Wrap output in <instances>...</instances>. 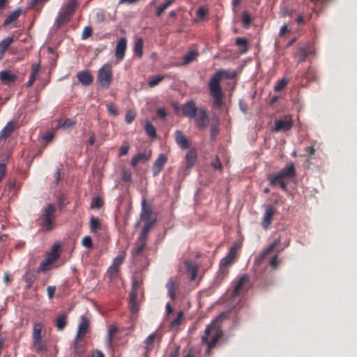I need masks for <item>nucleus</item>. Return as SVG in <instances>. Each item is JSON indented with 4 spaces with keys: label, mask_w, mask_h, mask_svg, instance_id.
Wrapping results in <instances>:
<instances>
[{
    "label": "nucleus",
    "mask_w": 357,
    "mask_h": 357,
    "mask_svg": "<svg viewBox=\"0 0 357 357\" xmlns=\"http://www.w3.org/2000/svg\"><path fill=\"white\" fill-rule=\"evenodd\" d=\"M236 70L230 69H219L211 77L208 82V89L213 99V105L216 108H221L224 94L220 86L222 78L233 79L236 77Z\"/></svg>",
    "instance_id": "nucleus-1"
},
{
    "label": "nucleus",
    "mask_w": 357,
    "mask_h": 357,
    "mask_svg": "<svg viewBox=\"0 0 357 357\" xmlns=\"http://www.w3.org/2000/svg\"><path fill=\"white\" fill-rule=\"evenodd\" d=\"M127 49V39L121 38L116 43L115 47V56L118 62L124 59L125 53Z\"/></svg>",
    "instance_id": "nucleus-17"
},
{
    "label": "nucleus",
    "mask_w": 357,
    "mask_h": 357,
    "mask_svg": "<svg viewBox=\"0 0 357 357\" xmlns=\"http://www.w3.org/2000/svg\"><path fill=\"white\" fill-rule=\"evenodd\" d=\"M22 9L17 8L12 12L4 20L3 26L7 28L10 24L14 23L22 14Z\"/></svg>",
    "instance_id": "nucleus-25"
},
{
    "label": "nucleus",
    "mask_w": 357,
    "mask_h": 357,
    "mask_svg": "<svg viewBox=\"0 0 357 357\" xmlns=\"http://www.w3.org/2000/svg\"><path fill=\"white\" fill-rule=\"evenodd\" d=\"M8 187L10 191H17L20 188V185L16 181H10L8 183Z\"/></svg>",
    "instance_id": "nucleus-60"
},
{
    "label": "nucleus",
    "mask_w": 357,
    "mask_h": 357,
    "mask_svg": "<svg viewBox=\"0 0 357 357\" xmlns=\"http://www.w3.org/2000/svg\"><path fill=\"white\" fill-rule=\"evenodd\" d=\"M149 157L146 153H139L132 158L131 165L135 167L141 161H147Z\"/></svg>",
    "instance_id": "nucleus-34"
},
{
    "label": "nucleus",
    "mask_w": 357,
    "mask_h": 357,
    "mask_svg": "<svg viewBox=\"0 0 357 357\" xmlns=\"http://www.w3.org/2000/svg\"><path fill=\"white\" fill-rule=\"evenodd\" d=\"M103 205V201L102 199L99 197H96L93 199L91 203V208H100Z\"/></svg>",
    "instance_id": "nucleus-50"
},
{
    "label": "nucleus",
    "mask_w": 357,
    "mask_h": 357,
    "mask_svg": "<svg viewBox=\"0 0 357 357\" xmlns=\"http://www.w3.org/2000/svg\"><path fill=\"white\" fill-rule=\"evenodd\" d=\"M18 128L17 122L15 121H10L2 128L0 132V141H6L13 132Z\"/></svg>",
    "instance_id": "nucleus-16"
},
{
    "label": "nucleus",
    "mask_w": 357,
    "mask_h": 357,
    "mask_svg": "<svg viewBox=\"0 0 357 357\" xmlns=\"http://www.w3.org/2000/svg\"><path fill=\"white\" fill-rule=\"evenodd\" d=\"M112 75L111 64L105 63L98 71L97 81L101 87L107 89L111 84Z\"/></svg>",
    "instance_id": "nucleus-5"
},
{
    "label": "nucleus",
    "mask_w": 357,
    "mask_h": 357,
    "mask_svg": "<svg viewBox=\"0 0 357 357\" xmlns=\"http://www.w3.org/2000/svg\"><path fill=\"white\" fill-rule=\"evenodd\" d=\"M153 210L151 206L147 204L146 199H143L142 202V213L140 215L141 220L144 222H155V218H152Z\"/></svg>",
    "instance_id": "nucleus-15"
},
{
    "label": "nucleus",
    "mask_w": 357,
    "mask_h": 357,
    "mask_svg": "<svg viewBox=\"0 0 357 357\" xmlns=\"http://www.w3.org/2000/svg\"><path fill=\"white\" fill-rule=\"evenodd\" d=\"M92 32H93V29L91 26H87L84 27V31L82 34V38L83 40L87 39L88 38H89L91 36Z\"/></svg>",
    "instance_id": "nucleus-57"
},
{
    "label": "nucleus",
    "mask_w": 357,
    "mask_h": 357,
    "mask_svg": "<svg viewBox=\"0 0 357 357\" xmlns=\"http://www.w3.org/2000/svg\"><path fill=\"white\" fill-rule=\"evenodd\" d=\"M142 280L141 278H137V276L134 277L132 279V290L130 294V304L131 310L132 312L137 311V306L136 304L137 296V289L140 287L142 284Z\"/></svg>",
    "instance_id": "nucleus-10"
},
{
    "label": "nucleus",
    "mask_w": 357,
    "mask_h": 357,
    "mask_svg": "<svg viewBox=\"0 0 357 357\" xmlns=\"http://www.w3.org/2000/svg\"><path fill=\"white\" fill-rule=\"evenodd\" d=\"M287 84V81L285 79H282L278 80L275 86H274V91L276 92L280 91L283 90Z\"/></svg>",
    "instance_id": "nucleus-48"
},
{
    "label": "nucleus",
    "mask_w": 357,
    "mask_h": 357,
    "mask_svg": "<svg viewBox=\"0 0 357 357\" xmlns=\"http://www.w3.org/2000/svg\"><path fill=\"white\" fill-rule=\"evenodd\" d=\"M143 45L144 41L142 38H139L135 40L133 51L135 55L139 59H141L143 55Z\"/></svg>",
    "instance_id": "nucleus-31"
},
{
    "label": "nucleus",
    "mask_w": 357,
    "mask_h": 357,
    "mask_svg": "<svg viewBox=\"0 0 357 357\" xmlns=\"http://www.w3.org/2000/svg\"><path fill=\"white\" fill-rule=\"evenodd\" d=\"M223 335L222 331L218 326L216 321H213L208 324L202 336V343L206 344V354L210 355L211 349L215 346Z\"/></svg>",
    "instance_id": "nucleus-2"
},
{
    "label": "nucleus",
    "mask_w": 357,
    "mask_h": 357,
    "mask_svg": "<svg viewBox=\"0 0 357 357\" xmlns=\"http://www.w3.org/2000/svg\"><path fill=\"white\" fill-rule=\"evenodd\" d=\"M40 71V65L39 64H33L31 66V73L29 76V79L26 83V86L30 87L33 85V82L36 79L37 76L38 75Z\"/></svg>",
    "instance_id": "nucleus-30"
},
{
    "label": "nucleus",
    "mask_w": 357,
    "mask_h": 357,
    "mask_svg": "<svg viewBox=\"0 0 357 357\" xmlns=\"http://www.w3.org/2000/svg\"><path fill=\"white\" fill-rule=\"evenodd\" d=\"M251 16L245 11L242 14V22L245 28H248L251 23Z\"/></svg>",
    "instance_id": "nucleus-52"
},
{
    "label": "nucleus",
    "mask_w": 357,
    "mask_h": 357,
    "mask_svg": "<svg viewBox=\"0 0 357 357\" xmlns=\"http://www.w3.org/2000/svg\"><path fill=\"white\" fill-rule=\"evenodd\" d=\"M146 245V241L139 238L132 251V256L136 257L142 255Z\"/></svg>",
    "instance_id": "nucleus-32"
},
{
    "label": "nucleus",
    "mask_w": 357,
    "mask_h": 357,
    "mask_svg": "<svg viewBox=\"0 0 357 357\" xmlns=\"http://www.w3.org/2000/svg\"><path fill=\"white\" fill-rule=\"evenodd\" d=\"M107 110L109 114L114 116H116L119 114L116 107L112 103L107 105Z\"/></svg>",
    "instance_id": "nucleus-59"
},
{
    "label": "nucleus",
    "mask_w": 357,
    "mask_h": 357,
    "mask_svg": "<svg viewBox=\"0 0 357 357\" xmlns=\"http://www.w3.org/2000/svg\"><path fill=\"white\" fill-rule=\"evenodd\" d=\"M13 42V36H8L0 42V60L3 58L5 52Z\"/></svg>",
    "instance_id": "nucleus-27"
},
{
    "label": "nucleus",
    "mask_w": 357,
    "mask_h": 357,
    "mask_svg": "<svg viewBox=\"0 0 357 357\" xmlns=\"http://www.w3.org/2000/svg\"><path fill=\"white\" fill-rule=\"evenodd\" d=\"M77 77L79 82L84 86H88L91 84L93 80V76L91 75L90 72L87 70H82L79 72L77 74Z\"/></svg>",
    "instance_id": "nucleus-23"
},
{
    "label": "nucleus",
    "mask_w": 357,
    "mask_h": 357,
    "mask_svg": "<svg viewBox=\"0 0 357 357\" xmlns=\"http://www.w3.org/2000/svg\"><path fill=\"white\" fill-rule=\"evenodd\" d=\"M240 249V245L234 244L229 250V253L220 261V271L222 275L225 276L228 273V267L231 266L235 261L238 250Z\"/></svg>",
    "instance_id": "nucleus-6"
},
{
    "label": "nucleus",
    "mask_w": 357,
    "mask_h": 357,
    "mask_svg": "<svg viewBox=\"0 0 357 357\" xmlns=\"http://www.w3.org/2000/svg\"><path fill=\"white\" fill-rule=\"evenodd\" d=\"M293 126V121L291 116H284L282 119L275 121L274 130L275 132L289 130Z\"/></svg>",
    "instance_id": "nucleus-12"
},
{
    "label": "nucleus",
    "mask_w": 357,
    "mask_h": 357,
    "mask_svg": "<svg viewBox=\"0 0 357 357\" xmlns=\"http://www.w3.org/2000/svg\"><path fill=\"white\" fill-rule=\"evenodd\" d=\"M199 55L198 51L192 50L188 52L183 57L182 65L187 66L196 60Z\"/></svg>",
    "instance_id": "nucleus-26"
},
{
    "label": "nucleus",
    "mask_w": 357,
    "mask_h": 357,
    "mask_svg": "<svg viewBox=\"0 0 357 357\" xmlns=\"http://www.w3.org/2000/svg\"><path fill=\"white\" fill-rule=\"evenodd\" d=\"M285 179H280V180H274V176H270L269 183L272 186H275L276 185H279L280 188L284 191L287 190V184L284 182Z\"/></svg>",
    "instance_id": "nucleus-42"
},
{
    "label": "nucleus",
    "mask_w": 357,
    "mask_h": 357,
    "mask_svg": "<svg viewBox=\"0 0 357 357\" xmlns=\"http://www.w3.org/2000/svg\"><path fill=\"white\" fill-rule=\"evenodd\" d=\"M185 264L187 269V273L190 275V280H195L197 278L198 271L197 265L196 264L191 263L190 261H185Z\"/></svg>",
    "instance_id": "nucleus-28"
},
{
    "label": "nucleus",
    "mask_w": 357,
    "mask_h": 357,
    "mask_svg": "<svg viewBox=\"0 0 357 357\" xmlns=\"http://www.w3.org/2000/svg\"><path fill=\"white\" fill-rule=\"evenodd\" d=\"M124 257L123 255H118L113 261L112 266L119 268L120 265L123 262Z\"/></svg>",
    "instance_id": "nucleus-61"
},
{
    "label": "nucleus",
    "mask_w": 357,
    "mask_h": 357,
    "mask_svg": "<svg viewBox=\"0 0 357 357\" xmlns=\"http://www.w3.org/2000/svg\"><path fill=\"white\" fill-rule=\"evenodd\" d=\"M119 271V268L115 267L112 265L111 266H109V268L107 270V275L109 278V279L112 280L117 278Z\"/></svg>",
    "instance_id": "nucleus-47"
},
{
    "label": "nucleus",
    "mask_w": 357,
    "mask_h": 357,
    "mask_svg": "<svg viewBox=\"0 0 357 357\" xmlns=\"http://www.w3.org/2000/svg\"><path fill=\"white\" fill-rule=\"evenodd\" d=\"M56 211V206L52 204H47L43 209V213L40 218L43 231H50L55 227Z\"/></svg>",
    "instance_id": "nucleus-4"
},
{
    "label": "nucleus",
    "mask_w": 357,
    "mask_h": 357,
    "mask_svg": "<svg viewBox=\"0 0 357 357\" xmlns=\"http://www.w3.org/2000/svg\"><path fill=\"white\" fill-rule=\"evenodd\" d=\"M175 2V0H167L166 2L162 3L161 5L158 6L155 9V16L156 17H160L163 15L165 11L171 6Z\"/></svg>",
    "instance_id": "nucleus-33"
},
{
    "label": "nucleus",
    "mask_w": 357,
    "mask_h": 357,
    "mask_svg": "<svg viewBox=\"0 0 357 357\" xmlns=\"http://www.w3.org/2000/svg\"><path fill=\"white\" fill-rule=\"evenodd\" d=\"M183 319V311H179L177 313L176 317L171 321L170 326L172 328H174L176 326H179L181 324Z\"/></svg>",
    "instance_id": "nucleus-45"
},
{
    "label": "nucleus",
    "mask_w": 357,
    "mask_h": 357,
    "mask_svg": "<svg viewBox=\"0 0 357 357\" xmlns=\"http://www.w3.org/2000/svg\"><path fill=\"white\" fill-rule=\"evenodd\" d=\"M77 7L78 3L76 0H70L62 6L55 21L56 29H59L70 20Z\"/></svg>",
    "instance_id": "nucleus-3"
},
{
    "label": "nucleus",
    "mask_w": 357,
    "mask_h": 357,
    "mask_svg": "<svg viewBox=\"0 0 357 357\" xmlns=\"http://www.w3.org/2000/svg\"><path fill=\"white\" fill-rule=\"evenodd\" d=\"M167 161V157L164 154H160L158 158L155 160L153 165V176H157L160 172L163 169L166 162Z\"/></svg>",
    "instance_id": "nucleus-19"
},
{
    "label": "nucleus",
    "mask_w": 357,
    "mask_h": 357,
    "mask_svg": "<svg viewBox=\"0 0 357 357\" xmlns=\"http://www.w3.org/2000/svg\"><path fill=\"white\" fill-rule=\"evenodd\" d=\"M76 124V121L72 119H66L63 121V122L61 124V127L64 129H69L75 126Z\"/></svg>",
    "instance_id": "nucleus-49"
},
{
    "label": "nucleus",
    "mask_w": 357,
    "mask_h": 357,
    "mask_svg": "<svg viewBox=\"0 0 357 357\" xmlns=\"http://www.w3.org/2000/svg\"><path fill=\"white\" fill-rule=\"evenodd\" d=\"M162 338V333L158 330L151 333L144 341L146 354H149L153 349L154 344L155 342L160 344Z\"/></svg>",
    "instance_id": "nucleus-8"
},
{
    "label": "nucleus",
    "mask_w": 357,
    "mask_h": 357,
    "mask_svg": "<svg viewBox=\"0 0 357 357\" xmlns=\"http://www.w3.org/2000/svg\"><path fill=\"white\" fill-rule=\"evenodd\" d=\"M119 331V328L114 326L111 325L108 330L107 337V343L109 347L112 346L113 336L115 333Z\"/></svg>",
    "instance_id": "nucleus-38"
},
{
    "label": "nucleus",
    "mask_w": 357,
    "mask_h": 357,
    "mask_svg": "<svg viewBox=\"0 0 357 357\" xmlns=\"http://www.w3.org/2000/svg\"><path fill=\"white\" fill-rule=\"evenodd\" d=\"M309 54V51L306 48H301L299 50V59L298 62L304 61Z\"/></svg>",
    "instance_id": "nucleus-54"
},
{
    "label": "nucleus",
    "mask_w": 357,
    "mask_h": 357,
    "mask_svg": "<svg viewBox=\"0 0 357 357\" xmlns=\"http://www.w3.org/2000/svg\"><path fill=\"white\" fill-rule=\"evenodd\" d=\"M59 257V255L56 252L50 253L46 257V260L50 264H52Z\"/></svg>",
    "instance_id": "nucleus-63"
},
{
    "label": "nucleus",
    "mask_w": 357,
    "mask_h": 357,
    "mask_svg": "<svg viewBox=\"0 0 357 357\" xmlns=\"http://www.w3.org/2000/svg\"><path fill=\"white\" fill-rule=\"evenodd\" d=\"M219 123H220L218 119L215 121H213L211 123V139L212 141H215L217 135L219 134V132H220Z\"/></svg>",
    "instance_id": "nucleus-37"
},
{
    "label": "nucleus",
    "mask_w": 357,
    "mask_h": 357,
    "mask_svg": "<svg viewBox=\"0 0 357 357\" xmlns=\"http://www.w3.org/2000/svg\"><path fill=\"white\" fill-rule=\"evenodd\" d=\"M0 79L5 84H10L16 81L17 76L10 71L3 70L0 73Z\"/></svg>",
    "instance_id": "nucleus-24"
},
{
    "label": "nucleus",
    "mask_w": 357,
    "mask_h": 357,
    "mask_svg": "<svg viewBox=\"0 0 357 357\" xmlns=\"http://www.w3.org/2000/svg\"><path fill=\"white\" fill-rule=\"evenodd\" d=\"M280 261H278V255L273 256L269 260V265L273 269H276L279 266Z\"/></svg>",
    "instance_id": "nucleus-55"
},
{
    "label": "nucleus",
    "mask_w": 357,
    "mask_h": 357,
    "mask_svg": "<svg viewBox=\"0 0 357 357\" xmlns=\"http://www.w3.org/2000/svg\"><path fill=\"white\" fill-rule=\"evenodd\" d=\"M186 165L185 169H191L196 163L197 159V152L196 149L193 148L187 151L185 157Z\"/></svg>",
    "instance_id": "nucleus-21"
},
{
    "label": "nucleus",
    "mask_w": 357,
    "mask_h": 357,
    "mask_svg": "<svg viewBox=\"0 0 357 357\" xmlns=\"http://www.w3.org/2000/svg\"><path fill=\"white\" fill-rule=\"evenodd\" d=\"M197 111L198 109L192 100L188 101L182 106L183 115L190 119L195 118Z\"/></svg>",
    "instance_id": "nucleus-18"
},
{
    "label": "nucleus",
    "mask_w": 357,
    "mask_h": 357,
    "mask_svg": "<svg viewBox=\"0 0 357 357\" xmlns=\"http://www.w3.org/2000/svg\"><path fill=\"white\" fill-rule=\"evenodd\" d=\"M144 226L139 236V238L146 241L147 236L155 222H144Z\"/></svg>",
    "instance_id": "nucleus-35"
},
{
    "label": "nucleus",
    "mask_w": 357,
    "mask_h": 357,
    "mask_svg": "<svg viewBox=\"0 0 357 357\" xmlns=\"http://www.w3.org/2000/svg\"><path fill=\"white\" fill-rule=\"evenodd\" d=\"M250 282V278L248 275H242L237 280L234 289L232 293V297L238 296L242 291L248 289Z\"/></svg>",
    "instance_id": "nucleus-13"
},
{
    "label": "nucleus",
    "mask_w": 357,
    "mask_h": 357,
    "mask_svg": "<svg viewBox=\"0 0 357 357\" xmlns=\"http://www.w3.org/2000/svg\"><path fill=\"white\" fill-rule=\"evenodd\" d=\"M67 324V315L63 314L59 316L56 320L55 326L58 331H63Z\"/></svg>",
    "instance_id": "nucleus-36"
},
{
    "label": "nucleus",
    "mask_w": 357,
    "mask_h": 357,
    "mask_svg": "<svg viewBox=\"0 0 357 357\" xmlns=\"http://www.w3.org/2000/svg\"><path fill=\"white\" fill-rule=\"evenodd\" d=\"M169 297L174 300L176 297V284L173 278H169L166 284Z\"/></svg>",
    "instance_id": "nucleus-29"
},
{
    "label": "nucleus",
    "mask_w": 357,
    "mask_h": 357,
    "mask_svg": "<svg viewBox=\"0 0 357 357\" xmlns=\"http://www.w3.org/2000/svg\"><path fill=\"white\" fill-rule=\"evenodd\" d=\"M33 345L36 349L37 351H43L45 349V347L42 341V339H39L38 341L33 340Z\"/></svg>",
    "instance_id": "nucleus-58"
},
{
    "label": "nucleus",
    "mask_w": 357,
    "mask_h": 357,
    "mask_svg": "<svg viewBox=\"0 0 357 357\" xmlns=\"http://www.w3.org/2000/svg\"><path fill=\"white\" fill-rule=\"evenodd\" d=\"M137 116L136 112L134 110H128L126 112L125 120L128 124H130L135 120Z\"/></svg>",
    "instance_id": "nucleus-51"
},
{
    "label": "nucleus",
    "mask_w": 357,
    "mask_h": 357,
    "mask_svg": "<svg viewBox=\"0 0 357 357\" xmlns=\"http://www.w3.org/2000/svg\"><path fill=\"white\" fill-rule=\"evenodd\" d=\"M280 238L275 239L266 249L263 250L257 257H255L254 264L255 266H259L264 261V260L271 254L275 250L278 252H281L283 248H280Z\"/></svg>",
    "instance_id": "nucleus-7"
},
{
    "label": "nucleus",
    "mask_w": 357,
    "mask_h": 357,
    "mask_svg": "<svg viewBox=\"0 0 357 357\" xmlns=\"http://www.w3.org/2000/svg\"><path fill=\"white\" fill-rule=\"evenodd\" d=\"M296 172L293 163H289L279 172L274 174V180L291 179L296 176Z\"/></svg>",
    "instance_id": "nucleus-9"
},
{
    "label": "nucleus",
    "mask_w": 357,
    "mask_h": 357,
    "mask_svg": "<svg viewBox=\"0 0 357 357\" xmlns=\"http://www.w3.org/2000/svg\"><path fill=\"white\" fill-rule=\"evenodd\" d=\"M43 328V325L40 323H36L33 326V340H36L38 341L39 339H41V331Z\"/></svg>",
    "instance_id": "nucleus-41"
},
{
    "label": "nucleus",
    "mask_w": 357,
    "mask_h": 357,
    "mask_svg": "<svg viewBox=\"0 0 357 357\" xmlns=\"http://www.w3.org/2000/svg\"><path fill=\"white\" fill-rule=\"evenodd\" d=\"M197 126L200 129H205L209 123V117L204 108H199L194 118Z\"/></svg>",
    "instance_id": "nucleus-11"
},
{
    "label": "nucleus",
    "mask_w": 357,
    "mask_h": 357,
    "mask_svg": "<svg viewBox=\"0 0 357 357\" xmlns=\"http://www.w3.org/2000/svg\"><path fill=\"white\" fill-rule=\"evenodd\" d=\"M174 139L177 145L182 149H187L190 147V142L181 130H176L174 132Z\"/></svg>",
    "instance_id": "nucleus-20"
},
{
    "label": "nucleus",
    "mask_w": 357,
    "mask_h": 357,
    "mask_svg": "<svg viewBox=\"0 0 357 357\" xmlns=\"http://www.w3.org/2000/svg\"><path fill=\"white\" fill-rule=\"evenodd\" d=\"M50 265L51 264L46 259L43 260L40 264L38 271L45 272L49 269Z\"/></svg>",
    "instance_id": "nucleus-62"
},
{
    "label": "nucleus",
    "mask_w": 357,
    "mask_h": 357,
    "mask_svg": "<svg viewBox=\"0 0 357 357\" xmlns=\"http://www.w3.org/2000/svg\"><path fill=\"white\" fill-rule=\"evenodd\" d=\"M144 130L146 133L151 138L156 137V130L153 124L150 122H147L145 124Z\"/></svg>",
    "instance_id": "nucleus-43"
},
{
    "label": "nucleus",
    "mask_w": 357,
    "mask_h": 357,
    "mask_svg": "<svg viewBox=\"0 0 357 357\" xmlns=\"http://www.w3.org/2000/svg\"><path fill=\"white\" fill-rule=\"evenodd\" d=\"M277 213V209L272 205L266 206L265 212L263 215L261 226L264 229H268L272 222L273 216Z\"/></svg>",
    "instance_id": "nucleus-14"
},
{
    "label": "nucleus",
    "mask_w": 357,
    "mask_h": 357,
    "mask_svg": "<svg viewBox=\"0 0 357 357\" xmlns=\"http://www.w3.org/2000/svg\"><path fill=\"white\" fill-rule=\"evenodd\" d=\"M236 45H238V47L243 48V50L241 51L242 53H245L248 51V48H247L248 41L245 38H237L236 39Z\"/></svg>",
    "instance_id": "nucleus-46"
},
{
    "label": "nucleus",
    "mask_w": 357,
    "mask_h": 357,
    "mask_svg": "<svg viewBox=\"0 0 357 357\" xmlns=\"http://www.w3.org/2000/svg\"><path fill=\"white\" fill-rule=\"evenodd\" d=\"M82 245L87 248H91L93 246L91 238L89 236H84L82 240Z\"/></svg>",
    "instance_id": "nucleus-56"
},
{
    "label": "nucleus",
    "mask_w": 357,
    "mask_h": 357,
    "mask_svg": "<svg viewBox=\"0 0 357 357\" xmlns=\"http://www.w3.org/2000/svg\"><path fill=\"white\" fill-rule=\"evenodd\" d=\"M90 230L92 232L100 229V222L97 217L91 216L89 221Z\"/></svg>",
    "instance_id": "nucleus-40"
},
{
    "label": "nucleus",
    "mask_w": 357,
    "mask_h": 357,
    "mask_svg": "<svg viewBox=\"0 0 357 357\" xmlns=\"http://www.w3.org/2000/svg\"><path fill=\"white\" fill-rule=\"evenodd\" d=\"M84 352V349L83 347H79V346L75 345V357H82Z\"/></svg>",
    "instance_id": "nucleus-64"
},
{
    "label": "nucleus",
    "mask_w": 357,
    "mask_h": 357,
    "mask_svg": "<svg viewBox=\"0 0 357 357\" xmlns=\"http://www.w3.org/2000/svg\"><path fill=\"white\" fill-rule=\"evenodd\" d=\"M165 78L164 75H158L150 78L148 82V86L151 88H153L157 86L160 82H162Z\"/></svg>",
    "instance_id": "nucleus-44"
},
{
    "label": "nucleus",
    "mask_w": 357,
    "mask_h": 357,
    "mask_svg": "<svg viewBox=\"0 0 357 357\" xmlns=\"http://www.w3.org/2000/svg\"><path fill=\"white\" fill-rule=\"evenodd\" d=\"M130 149V145L128 142H124L119 149V155L123 156L126 155Z\"/></svg>",
    "instance_id": "nucleus-53"
},
{
    "label": "nucleus",
    "mask_w": 357,
    "mask_h": 357,
    "mask_svg": "<svg viewBox=\"0 0 357 357\" xmlns=\"http://www.w3.org/2000/svg\"><path fill=\"white\" fill-rule=\"evenodd\" d=\"M36 278V277L34 273H31V272L26 273V274L24 275L23 279L26 283V286L27 289L31 288V287L35 282Z\"/></svg>",
    "instance_id": "nucleus-39"
},
{
    "label": "nucleus",
    "mask_w": 357,
    "mask_h": 357,
    "mask_svg": "<svg viewBox=\"0 0 357 357\" xmlns=\"http://www.w3.org/2000/svg\"><path fill=\"white\" fill-rule=\"evenodd\" d=\"M89 328V320L86 316L81 317V322L78 326L77 332V338H81L84 337L86 333L88 332Z\"/></svg>",
    "instance_id": "nucleus-22"
}]
</instances>
